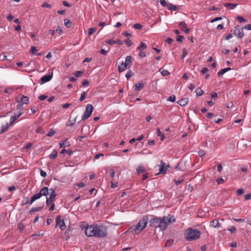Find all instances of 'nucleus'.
I'll list each match as a JSON object with an SVG mask.
<instances>
[{
  "mask_svg": "<svg viewBox=\"0 0 251 251\" xmlns=\"http://www.w3.org/2000/svg\"><path fill=\"white\" fill-rule=\"evenodd\" d=\"M176 221L174 216L170 214L164 216L162 218L157 217H154L149 221V226L151 227L159 228L161 230H165L169 224Z\"/></svg>",
  "mask_w": 251,
  "mask_h": 251,
  "instance_id": "nucleus-1",
  "label": "nucleus"
},
{
  "mask_svg": "<svg viewBox=\"0 0 251 251\" xmlns=\"http://www.w3.org/2000/svg\"><path fill=\"white\" fill-rule=\"evenodd\" d=\"M201 235L200 231L191 227L186 229L184 233L185 238L187 241L196 240L200 238Z\"/></svg>",
  "mask_w": 251,
  "mask_h": 251,
  "instance_id": "nucleus-2",
  "label": "nucleus"
},
{
  "mask_svg": "<svg viewBox=\"0 0 251 251\" xmlns=\"http://www.w3.org/2000/svg\"><path fill=\"white\" fill-rule=\"evenodd\" d=\"M149 218L147 216L143 217L136 226H133L130 227L131 231L135 232L138 231L139 232H140L146 227Z\"/></svg>",
  "mask_w": 251,
  "mask_h": 251,
  "instance_id": "nucleus-3",
  "label": "nucleus"
},
{
  "mask_svg": "<svg viewBox=\"0 0 251 251\" xmlns=\"http://www.w3.org/2000/svg\"><path fill=\"white\" fill-rule=\"evenodd\" d=\"M96 237L103 238L107 236V232L105 226L96 225Z\"/></svg>",
  "mask_w": 251,
  "mask_h": 251,
  "instance_id": "nucleus-4",
  "label": "nucleus"
},
{
  "mask_svg": "<svg viewBox=\"0 0 251 251\" xmlns=\"http://www.w3.org/2000/svg\"><path fill=\"white\" fill-rule=\"evenodd\" d=\"M96 225L88 226L86 227L85 234L88 237H96Z\"/></svg>",
  "mask_w": 251,
  "mask_h": 251,
  "instance_id": "nucleus-5",
  "label": "nucleus"
},
{
  "mask_svg": "<svg viewBox=\"0 0 251 251\" xmlns=\"http://www.w3.org/2000/svg\"><path fill=\"white\" fill-rule=\"evenodd\" d=\"M93 110V107L91 104H88L86 106L85 111L82 117L81 120L84 121L90 117Z\"/></svg>",
  "mask_w": 251,
  "mask_h": 251,
  "instance_id": "nucleus-6",
  "label": "nucleus"
},
{
  "mask_svg": "<svg viewBox=\"0 0 251 251\" xmlns=\"http://www.w3.org/2000/svg\"><path fill=\"white\" fill-rule=\"evenodd\" d=\"M50 191L51 192L50 197H46V204L47 205H49L50 203H52L55 200L56 196V192L54 189H50Z\"/></svg>",
  "mask_w": 251,
  "mask_h": 251,
  "instance_id": "nucleus-7",
  "label": "nucleus"
},
{
  "mask_svg": "<svg viewBox=\"0 0 251 251\" xmlns=\"http://www.w3.org/2000/svg\"><path fill=\"white\" fill-rule=\"evenodd\" d=\"M244 29H245L244 27L240 28L239 26H235L233 31L234 35L239 38H242L244 35L243 32Z\"/></svg>",
  "mask_w": 251,
  "mask_h": 251,
  "instance_id": "nucleus-8",
  "label": "nucleus"
},
{
  "mask_svg": "<svg viewBox=\"0 0 251 251\" xmlns=\"http://www.w3.org/2000/svg\"><path fill=\"white\" fill-rule=\"evenodd\" d=\"M56 225L59 226L61 230H64L66 228V225L64 221L63 220H62L61 219V216L60 215L57 216L56 218Z\"/></svg>",
  "mask_w": 251,
  "mask_h": 251,
  "instance_id": "nucleus-9",
  "label": "nucleus"
},
{
  "mask_svg": "<svg viewBox=\"0 0 251 251\" xmlns=\"http://www.w3.org/2000/svg\"><path fill=\"white\" fill-rule=\"evenodd\" d=\"M49 193V190L47 187H44L42 189H41L40 192L36 194V195L38 196L39 199H40L42 196H47Z\"/></svg>",
  "mask_w": 251,
  "mask_h": 251,
  "instance_id": "nucleus-10",
  "label": "nucleus"
},
{
  "mask_svg": "<svg viewBox=\"0 0 251 251\" xmlns=\"http://www.w3.org/2000/svg\"><path fill=\"white\" fill-rule=\"evenodd\" d=\"M159 173L165 174L167 171V166L166 163L163 161H160V164L159 165Z\"/></svg>",
  "mask_w": 251,
  "mask_h": 251,
  "instance_id": "nucleus-11",
  "label": "nucleus"
},
{
  "mask_svg": "<svg viewBox=\"0 0 251 251\" xmlns=\"http://www.w3.org/2000/svg\"><path fill=\"white\" fill-rule=\"evenodd\" d=\"M178 25L180 29L185 33L188 34L189 33L190 28L186 27V24L185 22H181L179 23Z\"/></svg>",
  "mask_w": 251,
  "mask_h": 251,
  "instance_id": "nucleus-12",
  "label": "nucleus"
},
{
  "mask_svg": "<svg viewBox=\"0 0 251 251\" xmlns=\"http://www.w3.org/2000/svg\"><path fill=\"white\" fill-rule=\"evenodd\" d=\"M52 73L51 74L45 75L40 79L41 83L43 84L49 81L52 78Z\"/></svg>",
  "mask_w": 251,
  "mask_h": 251,
  "instance_id": "nucleus-13",
  "label": "nucleus"
},
{
  "mask_svg": "<svg viewBox=\"0 0 251 251\" xmlns=\"http://www.w3.org/2000/svg\"><path fill=\"white\" fill-rule=\"evenodd\" d=\"M131 59L132 57L131 56H127L126 58V60L124 63L127 66L128 68L130 67L132 64V61Z\"/></svg>",
  "mask_w": 251,
  "mask_h": 251,
  "instance_id": "nucleus-14",
  "label": "nucleus"
},
{
  "mask_svg": "<svg viewBox=\"0 0 251 251\" xmlns=\"http://www.w3.org/2000/svg\"><path fill=\"white\" fill-rule=\"evenodd\" d=\"M18 101H19L21 103L24 104H28L29 102V98L27 96H25L23 95L22 98L19 100H18Z\"/></svg>",
  "mask_w": 251,
  "mask_h": 251,
  "instance_id": "nucleus-15",
  "label": "nucleus"
},
{
  "mask_svg": "<svg viewBox=\"0 0 251 251\" xmlns=\"http://www.w3.org/2000/svg\"><path fill=\"white\" fill-rule=\"evenodd\" d=\"M22 113L20 112L19 114H15L14 116H12L10 118V126L12 125L13 123L22 115Z\"/></svg>",
  "mask_w": 251,
  "mask_h": 251,
  "instance_id": "nucleus-16",
  "label": "nucleus"
},
{
  "mask_svg": "<svg viewBox=\"0 0 251 251\" xmlns=\"http://www.w3.org/2000/svg\"><path fill=\"white\" fill-rule=\"evenodd\" d=\"M188 98L182 99L181 100H179L177 101V103L182 106H186L188 104Z\"/></svg>",
  "mask_w": 251,
  "mask_h": 251,
  "instance_id": "nucleus-17",
  "label": "nucleus"
},
{
  "mask_svg": "<svg viewBox=\"0 0 251 251\" xmlns=\"http://www.w3.org/2000/svg\"><path fill=\"white\" fill-rule=\"evenodd\" d=\"M43 206L44 205L43 204L41 206L32 208L29 211V213L32 215L35 212L40 211L42 209Z\"/></svg>",
  "mask_w": 251,
  "mask_h": 251,
  "instance_id": "nucleus-18",
  "label": "nucleus"
},
{
  "mask_svg": "<svg viewBox=\"0 0 251 251\" xmlns=\"http://www.w3.org/2000/svg\"><path fill=\"white\" fill-rule=\"evenodd\" d=\"M210 226L215 228L220 227L219 222L217 220H214L210 222Z\"/></svg>",
  "mask_w": 251,
  "mask_h": 251,
  "instance_id": "nucleus-19",
  "label": "nucleus"
},
{
  "mask_svg": "<svg viewBox=\"0 0 251 251\" xmlns=\"http://www.w3.org/2000/svg\"><path fill=\"white\" fill-rule=\"evenodd\" d=\"M126 67H127V66L124 62H122L121 64L118 66V70L119 72H122L125 71Z\"/></svg>",
  "mask_w": 251,
  "mask_h": 251,
  "instance_id": "nucleus-20",
  "label": "nucleus"
},
{
  "mask_svg": "<svg viewBox=\"0 0 251 251\" xmlns=\"http://www.w3.org/2000/svg\"><path fill=\"white\" fill-rule=\"evenodd\" d=\"M230 68H226L221 70L217 74L218 76H221L224 74L226 73L227 71L230 70Z\"/></svg>",
  "mask_w": 251,
  "mask_h": 251,
  "instance_id": "nucleus-21",
  "label": "nucleus"
},
{
  "mask_svg": "<svg viewBox=\"0 0 251 251\" xmlns=\"http://www.w3.org/2000/svg\"><path fill=\"white\" fill-rule=\"evenodd\" d=\"M144 83L142 82L136 83L135 85V90L140 91L144 87Z\"/></svg>",
  "mask_w": 251,
  "mask_h": 251,
  "instance_id": "nucleus-22",
  "label": "nucleus"
},
{
  "mask_svg": "<svg viewBox=\"0 0 251 251\" xmlns=\"http://www.w3.org/2000/svg\"><path fill=\"white\" fill-rule=\"evenodd\" d=\"M136 172L138 175L144 173L146 172L145 168L143 166H139L136 169Z\"/></svg>",
  "mask_w": 251,
  "mask_h": 251,
  "instance_id": "nucleus-23",
  "label": "nucleus"
},
{
  "mask_svg": "<svg viewBox=\"0 0 251 251\" xmlns=\"http://www.w3.org/2000/svg\"><path fill=\"white\" fill-rule=\"evenodd\" d=\"M60 148H66L68 146H70L69 142L67 141V140H65V141L60 142L59 143Z\"/></svg>",
  "mask_w": 251,
  "mask_h": 251,
  "instance_id": "nucleus-24",
  "label": "nucleus"
},
{
  "mask_svg": "<svg viewBox=\"0 0 251 251\" xmlns=\"http://www.w3.org/2000/svg\"><path fill=\"white\" fill-rule=\"evenodd\" d=\"M237 5V4H234L232 3H226L224 4V6L226 7L229 8L231 9H234L236 6Z\"/></svg>",
  "mask_w": 251,
  "mask_h": 251,
  "instance_id": "nucleus-25",
  "label": "nucleus"
},
{
  "mask_svg": "<svg viewBox=\"0 0 251 251\" xmlns=\"http://www.w3.org/2000/svg\"><path fill=\"white\" fill-rule=\"evenodd\" d=\"M57 153L58 152L55 150H54L52 153L50 154L49 158L51 159H55L57 157Z\"/></svg>",
  "mask_w": 251,
  "mask_h": 251,
  "instance_id": "nucleus-26",
  "label": "nucleus"
},
{
  "mask_svg": "<svg viewBox=\"0 0 251 251\" xmlns=\"http://www.w3.org/2000/svg\"><path fill=\"white\" fill-rule=\"evenodd\" d=\"M196 93L197 97L201 96L204 94V92L200 88H198L196 90Z\"/></svg>",
  "mask_w": 251,
  "mask_h": 251,
  "instance_id": "nucleus-27",
  "label": "nucleus"
},
{
  "mask_svg": "<svg viewBox=\"0 0 251 251\" xmlns=\"http://www.w3.org/2000/svg\"><path fill=\"white\" fill-rule=\"evenodd\" d=\"M147 47V46L146 44L142 42L140 44V45L137 48V49L140 51H143L144 49H146Z\"/></svg>",
  "mask_w": 251,
  "mask_h": 251,
  "instance_id": "nucleus-28",
  "label": "nucleus"
},
{
  "mask_svg": "<svg viewBox=\"0 0 251 251\" xmlns=\"http://www.w3.org/2000/svg\"><path fill=\"white\" fill-rule=\"evenodd\" d=\"M167 7L169 10H173L174 11H176L178 10V8L175 5H173L171 3H169Z\"/></svg>",
  "mask_w": 251,
  "mask_h": 251,
  "instance_id": "nucleus-29",
  "label": "nucleus"
},
{
  "mask_svg": "<svg viewBox=\"0 0 251 251\" xmlns=\"http://www.w3.org/2000/svg\"><path fill=\"white\" fill-rule=\"evenodd\" d=\"M8 128H9V126H8V124H6L5 125H2V128L0 131V133L2 134V133H4L5 131H6L8 129Z\"/></svg>",
  "mask_w": 251,
  "mask_h": 251,
  "instance_id": "nucleus-30",
  "label": "nucleus"
},
{
  "mask_svg": "<svg viewBox=\"0 0 251 251\" xmlns=\"http://www.w3.org/2000/svg\"><path fill=\"white\" fill-rule=\"evenodd\" d=\"M157 134L158 136L161 137V140L163 141L164 139V134L161 131L159 128L157 130Z\"/></svg>",
  "mask_w": 251,
  "mask_h": 251,
  "instance_id": "nucleus-31",
  "label": "nucleus"
},
{
  "mask_svg": "<svg viewBox=\"0 0 251 251\" xmlns=\"http://www.w3.org/2000/svg\"><path fill=\"white\" fill-rule=\"evenodd\" d=\"M64 24L67 27H70L72 25V22L68 19H65Z\"/></svg>",
  "mask_w": 251,
  "mask_h": 251,
  "instance_id": "nucleus-32",
  "label": "nucleus"
},
{
  "mask_svg": "<svg viewBox=\"0 0 251 251\" xmlns=\"http://www.w3.org/2000/svg\"><path fill=\"white\" fill-rule=\"evenodd\" d=\"M159 72L161 73L163 76H167L170 74V73L168 71L163 70L162 69H160L159 70Z\"/></svg>",
  "mask_w": 251,
  "mask_h": 251,
  "instance_id": "nucleus-33",
  "label": "nucleus"
},
{
  "mask_svg": "<svg viewBox=\"0 0 251 251\" xmlns=\"http://www.w3.org/2000/svg\"><path fill=\"white\" fill-rule=\"evenodd\" d=\"M133 75L134 73L131 70H129L126 75V79L128 80L132 75Z\"/></svg>",
  "mask_w": 251,
  "mask_h": 251,
  "instance_id": "nucleus-34",
  "label": "nucleus"
},
{
  "mask_svg": "<svg viewBox=\"0 0 251 251\" xmlns=\"http://www.w3.org/2000/svg\"><path fill=\"white\" fill-rule=\"evenodd\" d=\"M97 30V28H90L88 30V34L89 35H92L93 33H94Z\"/></svg>",
  "mask_w": 251,
  "mask_h": 251,
  "instance_id": "nucleus-35",
  "label": "nucleus"
},
{
  "mask_svg": "<svg viewBox=\"0 0 251 251\" xmlns=\"http://www.w3.org/2000/svg\"><path fill=\"white\" fill-rule=\"evenodd\" d=\"M65 153H68L69 155H70L73 153V151L71 150L67 151L65 149H63L61 151V153L64 154Z\"/></svg>",
  "mask_w": 251,
  "mask_h": 251,
  "instance_id": "nucleus-36",
  "label": "nucleus"
},
{
  "mask_svg": "<svg viewBox=\"0 0 251 251\" xmlns=\"http://www.w3.org/2000/svg\"><path fill=\"white\" fill-rule=\"evenodd\" d=\"M38 199H39V198L36 195V194L33 196L30 199V204H31L34 201H35L36 200H37Z\"/></svg>",
  "mask_w": 251,
  "mask_h": 251,
  "instance_id": "nucleus-37",
  "label": "nucleus"
},
{
  "mask_svg": "<svg viewBox=\"0 0 251 251\" xmlns=\"http://www.w3.org/2000/svg\"><path fill=\"white\" fill-rule=\"evenodd\" d=\"M86 93L85 92H83L80 96V98L79 99V101H82L84 100L86 98Z\"/></svg>",
  "mask_w": 251,
  "mask_h": 251,
  "instance_id": "nucleus-38",
  "label": "nucleus"
},
{
  "mask_svg": "<svg viewBox=\"0 0 251 251\" xmlns=\"http://www.w3.org/2000/svg\"><path fill=\"white\" fill-rule=\"evenodd\" d=\"M124 42L128 47H130L132 44V41L129 39L125 40Z\"/></svg>",
  "mask_w": 251,
  "mask_h": 251,
  "instance_id": "nucleus-39",
  "label": "nucleus"
},
{
  "mask_svg": "<svg viewBox=\"0 0 251 251\" xmlns=\"http://www.w3.org/2000/svg\"><path fill=\"white\" fill-rule=\"evenodd\" d=\"M29 202L28 198L27 197H25L24 198L22 201V205H25L28 203Z\"/></svg>",
  "mask_w": 251,
  "mask_h": 251,
  "instance_id": "nucleus-40",
  "label": "nucleus"
},
{
  "mask_svg": "<svg viewBox=\"0 0 251 251\" xmlns=\"http://www.w3.org/2000/svg\"><path fill=\"white\" fill-rule=\"evenodd\" d=\"M37 51L36 48L34 46H32L30 48V52L33 54H35Z\"/></svg>",
  "mask_w": 251,
  "mask_h": 251,
  "instance_id": "nucleus-41",
  "label": "nucleus"
},
{
  "mask_svg": "<svg viewBox=\"0 0 251 251\" xmlns=\"http://www.w3.org/2000/svg\"><path fill=\"white\" fill-rule=\"evenodd\" d=\"M134 28L140 30L142 28V25L139 24H135L134 25Z\"/></svg>",
  "mask_w": 251,
  "mask_h": 251,
  "instance_id": "nucleus-42",
  "label": "nucleus"
},
{
  "mask_svg": "<svg viewBox=\"0 0 251 251\" xmlns=\"http://www.w3.org/2000/svg\"><path fill=\"white\" fill-rule=\"evenodd\" d=\"M184 39V37L182 35H178L176 39V40L177 41V42H182L183 40Z\"/></svg>",
  "mask_w": 251,
  "mask_h": 251,
  "instance_id": "nucleus-43",
  "label": "nucleus"
},
{
  "mask_svg": "<svg viewBox=\"0 0 251 251\" xmlns=\"http://www.w3.org/2000/svg\"><path fill=\"white\" fill-rule=\"evenodd\" d=\"M237 19L240 23H243L246 22V20L244 19V18L242 16H237Z\"/></svg>",
  "mask_w": 251,
  "mask_h": 251,
  "instance_id": "nucleus-44",
  "label": "nucleus"
},
{
  "mask_svg": "<svg viewBox=\"0 0 251 251\" xmlns=\"http://www.w3.org/2000/svg\"><path fill=\"white\" fill-rule=\"evenodd\" d=\"M198 154L200 157H202V156H204V155L205 154V151H204L202 150H201L198 151Z\"/></svg>",
  "mask_w": 251,
  "mask_h": 251,
  "instance_id": "nucleus-45",
  "label": "nucleus"
},
{
  "mask_svg": "<svg viewBox=\"0 0 251 251\" xmlns=\"http://www.w3.org/2000/svg\"><path fill=\"white\" fill-rule=\"evenodd\" d=\"M105 42L107 43V44H108L109 45H113L114 44H116V40H106L105 41Z\"/></svg>",
  "mask_w": 251,
  "mask_h": 251,
  "instance_id": "nucleus-46",
  "label": "nucleus"
},
{
  "mask_svg": "<svg viewBox=\"0 0 251 251\" xmlns=\"http://www.w3.org/2000/svg\"><path fill=\"white\" fill-rule=\"evenodd\" d=\"M18 104H17V106H16V108H17V109L19 110H22L23 109V104L21 103L19 101H18Z\"/></svg>",
  "mask_w": 251,
  "mask_h": 251,
  "instance_id": "nucleus-47",
  "label": "nucleus"
},
{
  "mask_svg": "<svg viewBox=\"0 0 251 251\" xmlns=\"http://www.w3.org/2000/svg\"><path fill=\"white\" fill-rule=\"evenodd\" d=\"M159 1L163 6H167L168 4L165 0H159Z\"/></svg>",
  "mask_w": 251,
  "mask_h": 251,
  "instance_id": "nucleus-48",
  "label": "nucleus"
},
{
  "mask_svg": "<svg viewBox=\"0 0 251 251\" xmlns=\"http://www.w3.org/2000/svg\"><path fill=\"white\" fill-rule=\"evenodd\" d=\"M187 55V50L184 48L182 50V58H184L186 55Z\"/></svg>",
  "mask_w": 251,
  "mask_h": 251,
  "instance_id": "nucleus-49",
  "label": "nucleus"
},
{
  "mask_svg": "<svg viewBox=\"0 0 251 251\" xmlns=\"http://www.w3.org/2000/svg\"><path fill=\"white\" fill-rule=\"evenodd\" d=\"M174 181L175 182V184L176 185H178L179 184H180L182 182L184 181V179H179V180H176V179H175L174 180Z\"/></svg>",
  "mask_w": 251,
  "mask_h": 251,
  "instance_id": "nucleus-50",
  "label": "nucleus"
},
{
  "mask_svg": "<svg viewBox=\"0 0 251 251\" xmlns=\"http://www.w3.org/2000/svg\"><path fill=\"white\" fill-rule=\"evenodd\" d=\"M244 193V190L243 189H239L237 190V194L238 195H241Z\"/></svg>",
  "mask_w": 251,
  "mask_h": 251,
  "instance_id": "nucleus-51",
  "label": "nucleus"
},
{
  "mask_svg": "<svg viewBox=\"0 0 251 251\" xmlns=\"http://www.w3.org/2000/svg\"><path fill=\"white\" fill-rule=\"evenodd\" d=\"M83 74L82 71H76L74 75L75 77H79Z\"/></svg>",
  "mask_w": 251,
  "mask_h": 251,
  "instance_id": "nucleus-52",
  "label": "nucleus"
},
{
  "mask_svg": "<svg viewBox=\"0 0 251 251\" xmlns=\"http://www.w3.org/2000/svg\"><path fill=\"white\" fill-rule=\"evenodd\" d=\"M168 100L171 102H174L176 100V97L175 96H170L169 97Z\"/></svg>",
  "mask_w": 251,
  "mask_h": 251,
  "instance_id": "nucleus-53",
  "label": "nucleus"
},
{
  "mask_svg": "<svg viewBox=\"0 0 251 251\" xmlns=\"http://www.w3.org/2000/svg\"><path fill=\"white\" fill-rule=\"evenodd\" d=\"M48 98V96H45V95H40L39 97H38V99L41 100H45L46 99H47Z\"/></svg>",
  "mask_w": 251,
  "mask_h": 251,
  "instance_id": "nucleus-54",
  "label": "nucleus"
},
{
  "mask_svg": "<svg viewBox=\"0 0 251 251\" xmlns=\"http://www.w3.org/2000/svg\"><path fill=\"white\" fill-rule=\"evenodd\" d=\"M54 134H55V131L54 130H50L47 134V135L48 136L51 137V136H52Z\"/></svg>",
  "mask_w": 251,
  "mask_h": 251,
  "instance_id": "nucleus-55",
  "label": "nucleus"
},
{
  "mask_svg": "<svg viewBox=\"0 0 251 251\" xmlns=\"http://www.w3.org/2000/svg\"><path fill=\"white\" fill-rule=\"evenodd\" d=\"M241 172L243 173H247V167L245 166H243L241 167Z\"/></svg>",
  "mask_w": 251,
  "mask_h": 251,
  "instance_id": "nucleus-56",
  "label": "nucleus"
},
{
  "mask_svg": "<svg viewBox=\"0 0 251 251\" xmlns=\"http://www.w3.org/2000/svg\"><path fill=\"white\" fill-rule=\"evenodd\" d=\"M75 185L78 186L79 188H82L85 186V184L83 182H80L76 184Z\"/></svg>",
  "mask_w": 251,
  "mask_h": 251,
  "instance_id": "nucleus-57",
  "label": "nucleus"
},
{
  "mask_svg": "<svg viewBox=\"0 0 251 251\" xmlns=\"http://www.w3.org/2000/svg\"><path fill=\"white\" fill-rule=\"evenodd\" d=\"M228 230L230 231V232L232 233H234L236 231V228L234 226H231Z\"/></svg>",
  "mask_w": 251,
  "mask_h": 251,
  "instance_id": "nucleus-58",
  "label": "nucleus"
},
{
  "mask_svg": "<svg viewBox=\"0 0 251 251\" xmlns=\"http://www.w3.org/2000/svg\"><path fill=\"white\" fill-rule=\"evenodd\" d=\"M218 184H220L224 182V179L222 178H218L216 180Z\"/></svg>",
  "mask_w": 251,
  "mask_h": 251,
  "instance_id": "nucleus-59",
  "label": "nucleus"
},
{
  "mask_svg": "<svg viewBox=\"0 0 251 251\" xmlns=\"http://www.w3.org/2000/svg\"><path fill=\"white\" fill-rule=\"evenodd\" d=\"M40 175L43 177H45L47 176L46 173L42 170H40Z\"/></svg>",
  "mask_w": 251,
  "mask_h": 251,
  "instance_id": "nucleus-60",
  "label": "nucleus"
},
{
  "mask_svg": "<svg viewBox=\"0 0 251 251\" xmlns=\"http://www.w3.org/2000/svg\"><path fill=\"white\" fill-rule=\"evenodd\" d=\"M118 186V182H111V188H115L116 187H117Z\"/></svg>",
  "mask_w": 251,
  "mask_h": 251,
  "instance_id": "nucleus-61",
  "label": "nucleus"
},
{
  "mask_svg": "<svg viewBox=\"0 0 251 251\" xmlns=\"http://www.w3.org/2000/svg\"><path fill=\"white\" fill-rule=\"evenodd\" d=\"M100 53L103 55H106L107 53V51L104 50V49H101L100 51Z\"/></svg>",
  "mask_w": 251,
  "mask_h": 251,
  "instance_id": "nucleus-62",
  "label": "nucleus"
},
{
  "mask_svg": "<svg viewBox=\"0 0 251 251\" xmlns=\"http://www.w3.org/2000/svg\"><path fill=\"white\" fill-rule=\"evenodd\" d=\"M111 177L113 178L115 176V171L113 170H111V172L109 174Z\"/></svg>",
  "mask_w": 251,
  "mask_h": 251,
  "instance_id": "nucleus-63",
  "label": "nucleus"
},
{
  "mask_svg": "<svg viewBox=\"0 0 251 251\" xmlns=\"http://www.w3.org/2000/svg\"><path fill=\"white\" fill-rule=\"evenodd\" d=\"M222 169H223V167H222L221 164H218V166H217L218 172H221L222 171Z\"/></svg>",
  "mask_w": 251,
  "mask_h": 251,
  "instance_id": "nucleus-64",
  "label": "nucleus"
}]
</instances>
